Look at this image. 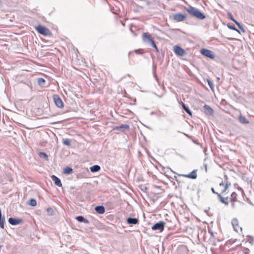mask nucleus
I'll return each mask as SVG.
<instances>
[{"mask_svg": "<svg viewBox=\"0 0 254 254\" xmlns=\"http://www.w3.org/2000/svg\"><path fill=\"white\" fill-rule=\"evenodd\" d=\"M225 180L224 182L225 186L224 190H220L221 193L225 194L228 192L229 187L231 186V183L228 181V177L227 175H225Z\"/></svg>", "mask_w": 254, "mask_h": 254, "instance_id": "8", "label": "nucleus"}, {"mask_svg": "<svg viewBox=\"0 0 254 254\" xmlns=\"http://www.w3.org/2000/svg\"><path fill=\"white\" fill-rule=\"evenodd\" d=\"M217 79H218V80H219V79H220V78H219V77H218V78H217Z\"/></svg>", "mask_w": 254, "mask_h": 254, "instance_id": "49", "label": "nucleus"}, {"mask_svg": "<svg viewBox=\"0 0 254 254\" xmlns=\"http://www.w3.org/2000/svg\"><path fill=\"white\" fill-rule=\"evenodd\" d=\"M134 52L136 53V54L141 55L143 54V50L139 49L138 50H135L134 51Z\"/></svg>", "mask_w": 254, "mask_h": 254, "instance_id": "32", "label": "nucleus"}, {"mask_svg": "<svg viewBox=\"0 0 254 254\" xmlns=\"http://www.w3.org/2000/svg\"><path fill=\"white\" fill-rule=\"evenodd\" d=\"M35 29L38 31L39 33L45 36H50L52 35V33L51 31L48 28L42 25H39L37 26H36Z\"/></svg>", "mask_w": 254, "mask_h": 254, "instance_id": "3", "label": "nucleus"}, {"mask_svg": "<svg viewBox=\"0 0 254 254\" xmlns=\"http://www.w3.org/2000/svg\"><path fill=\"white\" fill-rule=\"evenodd\" d=\"M227 15L228 16L229 18H230V19L232 21H233V22H234V21H235L236 20L234 18V17H233V16L232 14H231V12H228V13H227Z\"/></svg>", "mask_w": 254, "mask_h": 254, "instance_id": "33", "label": "nucleus"}, {"mask_svg": "<svg viewBox=\"0 0 254 254\" xmlns=\"http://www.w3.org/2000/svg\"><path fill=\"white\" fill-rule=\"evenodd\" d=\"M222 193H218L217 194V197L219 198V200L220 202H221L222 203L224 204L225 205H228L229 204V197H223L221 195Z\"/></svg>", "mask_w": 254, "mask_h": 254, "instance_id": "12", "label": "nucleus"}, {"mask_svg": "<svg viewBox=\"0 0 254 254\" xmlns=\"http://www.w3.org/2000/svg\"><path fill=\"white\" fill-rule=\"evenodd\" d=\"M207 82L208 84L209 85L210 88L212 90H214V85L213 82L209 79H207Z\"/></svg>", "mask_w": 254, "mask_h": 254, "instance_id": "31", "label": "nucleus"}, {"mask_svg": "<svg viewBox=\"0 0 254 254\" xmlns=\"http://www.w3.org/2000/svg\"><path fill=\"white\" fill-rule=\"evenodd\" d=\"M184 9L189 14L198 19L203 20L206 17L205 15L203 13L193 6L185 7Z\"/></svg>", "mask_w": 254, "mask_h": 254, "instance_id": "2", "label": "nucleus"}, {"mask_svg": "<svg viewBox=\"0 0 254 254\" xmlns=\"http://www.w3.org/2000/svg\"><path fill=\"white\" fill-rule=\"evenodd\" d=\"M203 109H204V112L206 115H209V116H211V115H213V110L208 105L205 104L203 107Z\"/></svg>", "mask_w": 254, "mask_h": 254, "instance_id": "13", "label": "nucleus"}, {"mask_svg": "<svg viewBox=\"0 0 254 254\" xmlns=\"http://www.w3.org/2000/svg\"><path fill=\"white\" fill-rule=\"evenodd\" d=\"M240 30L241 31H242L243 32H246V31H245V30L244 27L243 28H242V29H240Z\"/></svg>", "mask_w": 254, "mask_h": 254, "instance_id": "44", "label": "nucleus"}, {"mask_svg": "<svg viewBox=\"0 0 254 254\" xmlns=\"http://www.w3.org/2000/svg\"><path fill=\"white\" fill-rule=\"evenodd\" d=\"M90 171L91 172L95 173V172H98L99 171H100V170L101 169V167L100 166H99L98 165H95L91 166L90 168Z\"/></svg>", "mask_w": 254, "mask_h": 254, "instance_id": "21", "label": "nucleus"}, {"mask_svg": "<svg viewBox=\"0 0 254 254\" xmlns=\"http://www.w3.org/2000/svg\"><path fill=\"white\" fill-rule=\"evenodd\" d=\"M142 40L143 43L150 46L155 42L153 38L148 32H145L142 34Z\"/></svg>", "mask_w": 254, "mask_h": 254, "instance_id": "4", "label": "nucleus"}, {"mask_svg": "<svg viewBox=\"0 0 254 254\" xmlns=\"http://www.w3.org/2000/svg\"><path fill=\"white\" fill-rule=\"evenodd\" d=\"M28 204L31 206H35L37 204L36 200L34 198H31L29 201Z\"/></svg>", "mask_w": 254, "mask_h": 254, "instance_id": "27", "label": "nucleus"}, {"mask_svg": "<svg viewBox=\"0 0 254 254\" xmlns=\"http://www.w3.org/2000/svg\"><path fill=\"white\" fill-rule=\"evenodd\" d=\"M243 27H244L243 26V25H242L241 26H240V27H239V28L240 29H242V28H243Z\"/></svg>", "mask_w": 254, "mask_h": 254, "instance_id": "45", "label": "nucleus"}, {"mask_svg": "<svg viewBox=\"0 0 254 254\" xmlns=\"http://www.w3.org/2000/svg\"><path fill=\"white\" fill-rule=\"evenodd\" d=\"M51 179L53 180V181L54 182V184L55 185L58 186V187H62V184L61 183V180L56 176L55 175H52L51 176Z\"/></svg>", "mask_w": 254, "mask_h": 254, "instance_id": "15", "label": "nucleus"}, {"mask_svg": "<svg viewBox=\"0 0 254 254\" xmlns=\"http://www.w3.org/2000/svg\"><path fill=\"white\" fill-rule=\"evenodd\" d=\"M129 128V126L127 124H122L119 127H117L116 129L120 131H125L126 129H128Z\"/></svg>", "mask_w": 254, "mask_h": 254, "instance_id": "20", "label": "nucleus"}, {"mask_svg": "<svg viewBox=\"0 0 254 254\" xmlns=\"http://www.w3.org/2000/svg\"><path fill=\"white\" fill-rule=\"evenodd\" d=\"M211 190L212 192L214 194H216L217 195V194H218V193H219L218 192H216V191L215 190H214V189L213 188H211Z\"/></svg>", "mask_w": 254, "mask_h": 254, "instance_id": "39", "label": "nucleus"}, {"mask_svg": "<svg viewBox=\"0 0 254 254\" xmlns=\"http://www.w3.org/2000/svg\"><path fill=\"white\" fill-rule=\"evenodd\" d=\"M190 176V179H196L197 175L196 174V170H193L191 173L189 174Z\"/></svg>", "mask_w": 254, "mask_h": 254, "instance_id": "25", "label": "nucleus"}, {"mask_svg": "<svg viewBox=\"0 0 254 254\" xmlns=\"http://www.w3.org/2000/svg\"><path fill=\"white\" fill-rule=\"evenodd\" d=\"M151 46L155 49V51L157 53H159V50L155 42L153 44H152Z\"/></svg>", "mask_w": 254, "mask_h": 254, "instance_id": "35", "label": "nucleus"}, {"mask_svg": "<svg viewBox=\"0 0 254 254\" xmlns=\"http://www.w3.org/2000/svg\"><path fill=\"white\" fill-rule=\"evenodd\" d=\"M229 199L230 201H238L237 194L235 192H232Z\"/></svg>", "mask_w": 254, "mask_h": 254, "instance_id": "22", "label": "nucleus"}, {"mask_svg": "<svg viewBox=\"0 0 254 254\" xmlns=\"http://www.w3.org/2000/svg\"><path fill=\"white\" fill-rule=\"evenodd\" d=\"M37 81L38 85L41 86H44L46 83L45 80L42 78H38Z\"/></svg>", "mask_w": 254, "mask_h": 254, "instance_id": "28", "label": "nucleus"}, {"mask_svg": "<svg viewBox=\"0 0 254 254\" xmlns=\"http://www.w3.org/2000/svg\"><path fill=\"white\" fill-rule=\"evenodd\" d=\"M181 105L182 107V108L183 110L185 111V112L188 114L189 115L191 116L192 115V112L190 111V110L189 109V108L183 102H181Z\"/></svg>", "mask_w": 254, "mask_h": 254, "instance_id": "18", "label": "nucleus"}, {"mask_svg": "<svg viewBox=\"0 0 254 254\" xmlns=\"http://www.w3.org/2000/svg\"><path fill=\"white\" fill-rule=\"evenodd\" d=\"M2 189H3V192L4 193H6V192H7V190H5V188H2Z\"/></svg>", "mask_w": 254, "mask_h": 254, "instance_id": "43", "label": "nucleus"}, {"mask_svg": "<svg viewBox=\"0 0 254 254\" xmlns=\"http://www.w3.org/2000/svg\"><path fill=\"white\" fill-rule=\"evenodd\" d=\"M174 51L177 55L179 56H183L186 54L185 50L179 46H174Z\"/></svg>", "mask_w": 254, "mask_h": 254, "instance_id": "9", "label": "nucleus"}, {"mask_svg": "<svg viewBox=\"0 0 254 254\" xmlns=\"http://www.w3.org/2000/svg\"><path fill=\"white\" fill-rule=\"evenodd\" d=\"M75 219L80 222H82L85 224H89V220L81 215L76 216L75 217Z\"/></svg>", "mask_w": 254, "mask_h": 254, "instance_id": "17", "label": "nucleus"}, {"mask_svg": "<svg viewBox=\"0 0 254 254\" xmlns=\"http://www.w3.org/2000/svg\"><path fill=\"white\" fill-rule=\"evenodd\" d=\"M73 172V169L70 167H66L64 169L63 173L66 175H69Z\"/></svg>", "mask_w": 254, "mask_h": 254, "instance_id": "23", "label": "nucleus"}, {"mask_svg": "<svg viewBox=\"0 0 254 254\" xmlns=\"http://www.w3.org/2000/svg\"><path fill=\"white\" fill-rule=\"evenodd\" d=\"M47 212L49 214L52 215L53 214L54 210L52 208H48L47 209Z\"/></svg>", "mask_w": 254, "mask_h": 254, "instance_id": "36", "label": "nucleus"}, {"mask_svg": "<svg viewBox=\"0 0 254 254\" xmlns=\"http://www.w3.org/2000/svg\"><path fill=\"white\" fill-rule=\"evenodd\" d=\"M63 143L66 146H70L71 145V141L69 139H64Z\"/></svg>", "mask_w": 254, "mask_h": 254, "instance_id": "29", "label": "nucleus"}, {"mask_svg": "<svg viewBox=\"0 0 254 254\" xmlns=\"http://www.w3.org/2000/svg\"><path fill=\"white\" fill-rule=\"evenodd\" d=\"M130 54H131V52H129L128 54L130 55Z\"/></svg>", "mask_w": 254, "mask_h": 254, "instance_id": "48", "label": "nucleus"}, {"mask_svg": "<svg viewBox=\"0 0 254 254\" xmlns=\"http://www.w3.org/2000/svg\"><path fill=\"white\" fill-rule=\"evenodd\" d=\"M127 222L128 224L135 225L139 223V220L135 218L128 217L127 219Z\"/></svg>", "mask_w": 254, "mask_h": 254, "instance_id": "14", "label": "nucleus"}, {"mask_svg": "<svg viewBox=\"0 0 254 254\" xmlns=\"http://www.w3.org/2000/svg\"><path fill=\"white\" fill-rule=\"evenodd\" d=\"M96 212L100 214H104L105 212V208L103 205H98L95 207Z\"/></svg>", "mask_w": 254, "mask_h": 254, "instance_id": "16", "label": "nucleus"}, {"mask_svg": "<svg viewBox=\"0 0 254 254\" xmlns=\"http://www.w3.org/2000/svg\"><path fill=\"white\" fill-rule=\"evenodd\" d=\"M234 22L238 26V27L242 25V24L236 20L234 21Z\"/></svg>", "mask_w": 254, "mask_h": 254, "instance_id": "40", "label": "nucleus"}, {"mask_svg": "<svg viewBox=\"0 0 254 254\" xmlns=\"http://www.w3.org/2000/svg\"><path fill=\"white\" fill-rule=\"evenodd\" d=\"M165 226V223L163 221H159L154 224L151 229L153 231H159V232H162Z\"/></svg>", "mask_w": 254, "mask_h": 254, "instance_id": "5", "label": "nucleus"}, {"mask_svg": "<svg viewBox=\"0 0 254 254\" xmlns=\"http://www.w3.org/2000/svg\"><path fill=\"white\" fill-rule=\"evenodd\" d=\"M187 18V16L181 13H176L173 15L174 20L181 22L183 21Z\"/></svg>", "mask_w": 254, "mask_h": 254, "instance_id": "10", "label": "nucleus"}, {"mask_svg": "<svg viewBox=\"0 0 254 254\" xmlns=\"http://www.w3.org/2000/svg\"><path fill=\"white\" fill-rule=\"evenodd\" d=\"M232 224L235 231L238 232V229L239 228V222L237 219L234 218L232 220Z\"/></svg>", "mask_w": 254, "mask_h": 254, "instance_id": "19", "label": "nucleus"}, {"mask_svg": "<svg viewBox=\"0 0 254 254\" xmlns=\"http://www.w3.org/2000/svg\"><path fill=\"white\" fill-rule=\"evenodd\" d=\"M8 223L11 225L15 226L21 224L23 220L22 219L19 218L10 217L8 218Z\"/></svg>", "mask_w": 254, "mask_h": 254, "instance_id": "11", "label": "nucleus"}, {"mask_svg": "<svg viewBox=\"0 0 254 254\" xmlns=\"http://www.w3.org/2000/svg\"><path fill=\"white\" fill-rule=\"evenodd\" d=\"M179 176H183V177H186V178H190V176L189 174H181V175H179Z\"/></svg>", "mask_w": 254, "mask_h": 254, "instance_id": "37", "label": "nucleus"}, {"mask_svg": "<svg viewBox=\"0 0 254 254\" xmlns=\"http://www.w3.org/2000/svg\"><path fill=\"white\" fill-rule=\"evenodd\" d=\"M201 54L211 59H213L215 58V55L213 52L211 51L206 49H202L200 51Z\"/></svg>", "mask_w": 254, "mask_h": 254, "instance_id": "7", "label": "nucleus"}, {"mask_svg": "<svg viewBox=\"0 0 254 254\" xmlns=\"http://www.w3.org/2000/svg\"><path fill=\"white\" fill-rule=\"evenodd\" d=\"M39 157L40 158H43L46 160H49L48 155L46 153H45V152H40L39 153Z\"/></svg>", "mask_w": 254, "mask_h": 254, "instance_id": "26", "label": "nucleus"}, {"mask_svg": "<svg viewBox=\"0 0 254 254\" xmlns=\"http://www.w3.org/2000/svg\"><path fill=\"white\" fill-rule=\"evenodd\" d=\"M174 177H175V179L176 180V181L177 182H178L179 181H178V180L177 179V177H176V176H175Z\"/></svg>", "mask_w": 254, "mask_h": 254, "instance_id": "46", "label": "nucleus"}, {"mask_svg": "<svg viewBox=\"0 0 254 254\" xmlns=\"http://www.w3.org/2000/svg\"><path fill=\"white\" fill-rule=\"evenodd\" d=\"M239 120L242 124H246L249 123V121L244 116L242 115L239 117Z\"/></svg>", "mask_w": 254, "mask_h": 254, "instance_id": "24", "label": "nucleus"}, {"mask_svg": "<svg viewBox=\"0 0 254 254\" xmlns=\"http://www.w3.org/2000/svg\"><path fill=\"white\" fill-rule=\"evenodd\" d=\"M228 28L231 30H235L237 32H238V33H240V31L239 30H238L234 25H230V24H228L227 25Z\"/></svg>", "mask_w": 254, "mask_h": 254, "instance_id": "30", "label": "nucleus"}, {"mask_svg": "<svg viewBox=\"0 0 254 254\" xmlns=\"http://www.w3.org/2000/svg\"><path fill=\"white\" fill-rule=\"evenodd\" d=\"M76 177L77 179H80L83 178V176L81 174H78L76 175Z\"/></svg>", "mask_w": 254, "mask_h": 254, "instance_id": "38", "label": "nucleus"}, {"mask_svg": "<svg viewBox=\"0 0 254 254\" xmlns=\"http://www.w3.org/2000/svg\"><path fill=\"white\" fill-rule=\"evenodd\" d=\"M236 201H231V206L233 208H235V202Z\"/></svg>", "mask_w": 254, "mask_h": 254, "instance_id": "42", "label": "nucleus"}, {"mask_svg": "<svg viewBox=\"0 0 254 254\" xmlns=\"http://www.w3.org/2000/svg\"><path fill=\"white\" fill-rule=\"evenodd\" d=\"M54 101L56 104V105L59 108L62 109L64 108V103L60 97L57 95L55 94L53 96Z\"/></svg>", "mask_w": 254, "mask_h": 254, "instance_id": "6", "label": "nucleus"}, {"mask_svg": "<svg viewBox=\"0 0 254 254\" xmlns=\"http://www.w3.org/2000/svg\"><path fill=\"white\" fill-rule=\"evenodd\" d=\"M147 189V187H143V190H146Z\"/></svg>", "mask_w": 254, "mask_h": 254, "instance_id": "47", "label": "nucleus"}, {"mask_svg": "<svg viewBox=\"0 0 254 254\" xmlns=\"http://www.w3.org/2000/svg\"><path fill=\"white\" fill-rule=\"evenodd\" d=\"M224 186H225V184H224V183L223 181H222V182H221V183H219V186L220 187H224Z\"/></svg>", "mask_w": 254, "mask_h": 254, "instance_id": "41", "label": "nucleus"}, {"mask_svg": "<svg viewBox=\"0 0 254 254\" xmlns=\"http://www.w3.org/2000/svg\"><path fill=\"white\" fill-rule=\"evenodd\" d=\"M156 66H154H154H153V70H154V71H153V75H154V77H155V78L157 80H158V77H157V76L156 73Z\"/></svg>", "mask_w": 254, "mask_h": 254, "instance_id": "34", "label": "nucleus"}, {"mask_svg": "<svg viewBox=\"0 0 254 254\" xmlns=\"http://www.w3.org/2000/svg\"><path fill=\"white\" fill-rule=\"evenodd\" d=\"M184 9L189 14L198 19L203 20L206 17L205 15L203 13L193 6L185 7Z\"/></svg>", "mask_w": 254, "mask_h": 254, "instance_id": "1", "label": "nucleus"}]
</instances>
